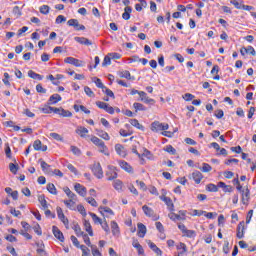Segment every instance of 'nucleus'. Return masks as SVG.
<instances>
[{
  "mask_svg": "<svg viewBox=\"0 0 256 256\" xmlns=\"http://www.w3.org/2000/svg\"><path fill=\"white\" fill-rule=\"evenodd\" d=\"M65 21H67V18L63 15H59V16H57L55 23L57 25H61V23H65Z\"/></svg>",
  "mask_w": 256,
  "mask_h": 256,
  "instance_id": "obj_50",
  "label": "nucleus"
},
{
  "mask_svg": "<svg viewBox=\"0 0 256 256\" xmlns=\"http://www.w3.org/2000/svg\"><path fill=\"white\" fill-rule=\"evenodd\" d=\"M9 169H10L11 173H13L14 175H17V171H19V166L15 165L13 163H10Z\"/></svg>",
  "mask_w": 256,
  "mask_h": 256,
  "instance_id": "obj_51",
  "label": "nucleus"
},
{
  "mask_svg": "<svg viewBox=\"0 0 256 256\" xmlns=\"http://www.w3.org/2000/svg\"><path fill=\"white\" fill-rule=\"evenodd\" d=\"M56 211H57L58 219H60V221H62V223L65 226L69 225V219L65 217V214L63 213V209H61V207H57Z\"/></svg>",
  "mask_w": 256,
  "mask_h": 256,
  "instance_id": "obj_9",
  "label": "nucleus"
},
{
  "mask_svg": "<svg viewBox=\"0 0 256 256\" xmlns=\"http://www.w3.org/2000/svg\"><path fill=\"white\" fill-rule=\"evenodd\" d=\"M161 199H162V201H164V203H166L169 211H175V205L173 204V200H171V198L163 197Z\"/></svg>",
  "mask_w": 256,
  "mask_h": 256,
  "instance_id": "obj_20",
  "label": "nucleus"
},
{
  "mask_svg": "<svg viewBox=\"0 0 256 256\" xmlns=\"http://www.w3.org/2000/svg\"><path fill=\"white\" fill-rule=\"evenodd\" d=\"M106 177L108 181H115L117 177H119V174L117 173V168L115 166H108Z\"/></svg>",
  "mask_w": 256,
  "mask_h": 256,
  "instance_id": "obj_3",
  "label": "nucleus"
},
{
  "mask_svg": "<svg viewBox=\"0 0 256 256\" xmlns=\"http://www.w3.org/2000/svg\"><path fill=\"white\" fill-rule=\"evenodd\" d=\"M74 189L76 193H79L81 197H85L87 195V188H85L83 185L76 183L74 185Z\"/></svg>",
  "mask_w": 256,
  "mask_h": 256,
  "instance_id": "obj_12",
  "label": "nucleus"
},
{
  "mask_svg": "<svg viewBox=\"0 0 256 256\" xmlns=\"http://www.w3.org/2000/svg\"><path fill=\"white\" fill-rule=\"evenodd\" d=\"M206 190H208L210 193H217V191H219V188L215 184H208L206 186Z\"/></svg>",
  "mask_w": 256,
  "mask_h": 256,
  "instance_id": "obj_41",
  "label": "nucleus"
},
{
  "mask_svg": "<svg viewBox=\"0 0 256 256\" xmlns=\"http://www.w3.org/2000/svg\"><path fill=\"white\" fill-rule=\"evenodd\" d=\"M113 187L118 193H121L123 191V181L116 179L113 181Z\"/></svg>",
  "mask_w": 256,
  "mask_h": 256,
  "instance_id": "obj_26",
  "label": "nucleus"
},
{
  "mask_svg": "<svg viewBox=\"0 0 256 256\" xmlns=\"http://www.w3.org/2000/svg\"><path fill=\"white\" fill-rule=\"evenodd\" d=\"M41 169L44 171V173H49V167H51L47 162H45L43 159H39Z\"/></svg>",
  "mask_w": 256,
  "mask_h": 256,
  "instance_id": "obj_36",
  "label": "nucleus"
},
{
  "mask_svg": "<svg viewBox=\"0 0 256 256\" xmlns=\"http://www.w3.org/2000/svg\"><path fill=\"white\" fill-rule=\"evenodd\" d=\"M92 81L95 83L96 87H98V89H102V91H105V85L103 84V82H101V79L94 77L92 78Z\"/></svg>",
  "mask_w": 256,
  "mask_h": 256,
  "instance_id": "obj_32",
  "label": "nucleus"
},
{
  "mask_svg": "<svg viewBox=\"0 0 256 256\" xmlns=\"http://www.w3.org/2000/svg\"><path fill=\"white\" fill-rule=\"evenodd\" d=\"M75 201H77V198H70L69 200H64V204L71 211H75Z\"/></svg>",
  "mask_w": 256,
  "mask_h": 256,
  "instance_id": "obj_23",
  "label": "nucleus"
},
{
  "mask_svg": "<svg viewBox=\"0 0 256 256\" xmlns=\"http://www.w3.org/2000/svg\"><path fill=\"white\" fill-rule=\"evenodd\" d=\"M36 91L37 93H43V94L47 93V89L43 88L41 84L36 85Z\"/></svg>",
  "mask_w": 256,
  "mask_h": 256,
  "instance_id": "obj_63",
  "label": "nucleus"
},
{
  "mask_svg": "<svg viewBox=\"0 0 256 256\" xmlns=\"http://www.w3.org/2000/svg\"><path fill=\"white\" fill-rule=\"evenodd\" d=\"M96 105H97V107H99V109H104V111L107 109V106L109 105V104H107V103H105V102H101V101H97L96 102Z\"/></svg>",
  "mask_w": 256,
  "mask_h": 256,
  "instance_id": "obj_62",
  "label": "nucleus"
},
{
  "mask_svg": "<svg viewBox=\"0 0 256 256\" xmlns=\"http://www.w3.org/2000/svg\"><path fill=\"white\" fill-rule=\"evenodd\" d=\"M119 77L121 79H128V81H135V76H131V72L128 70L119 72Z\"/></svg>",
  "mask_w": 256,
  "mask_h": 256,
  "instance_id": "obj_16",
  "label": "nucleus"
},
{
  "mask_svg": "<svg viewBox=\"0 0 256 256\" xmlns=\"http://www.w3.org/2000/svg\"><path fill=\"white\" fill-rule=\"evenodd\" d=\"M33 148L35 151H47V145H43L41 140H36L33 144Z\"/></svg>",
  "mask_w": 256,
  "mask_h": 256,
  "instance_id": "obj_17",
  "label": "nucleus"
},
{
  "mask_svg": "<svg viewBox=\"0 0 256 256\" xmlns=\"http://www.w3.org/2000/svg\"><path fill=\"white\" fill-rule=\"evenodd\" d=\"M52 232H53L54 237H56V239H59L61 241V243H63V241H65L63 232H61V230H59V228L57 226L52 227Z\"/></svg>",
  "mask_w": 256,
  "mask_h": 256,
  "instance_id": "obj_11",
  "label": "nucleus"
},
{
  "mask_svg": "<svg viewBox=\"0 0 256 256\" xmlns=\"http://www.w3.org/2000/svg\"><path fill=\"white\" fill-rule=\"evenodd\" d=\"M147 234V227L143 223H138V236L143 238Z\"/></svg>",
  "mask_w": 256,
  "mask_h": 256,
  "instance_id": "obj_22",
  "label": "nucleus"
},
{
  "mask_svg": "<svg viewBox=\"0 0 256 256\" xmlns=\"http://www.w3.org/2000/svg\"><path fill=\"white\" fill-rule=\"evenodd\" d=\"M241 193H242V203H243V205H247V203H249V198L251 195L249 188H246Z\"/></svg>",
  "mask_w": 256,
  "mask_h": 256,
  "instance_id": "obj_18",
  "label": "nucleus"
},
{
  "mask_svg": "<svg viewBox=\"0 0 256 256\" xmlns=\"http://www.w3.org/2000/svg\"><path fill=\"white\" fill-rule=\"evenodd\" d=\"M119 165L121 169L126 171V173H133V167H131V165H129L125 160L119 161Z\"/></svg>",
  "mask_w": 256,
  "mask_h": 256,
  "instance_id": "obj_15",
  "label": "nucleus"
},
{
  "mask_svg": "<svg viewBox=\"0 0 256 256\" xmlns=\"http://www.w3.org/2000/svg\"><path fill=\"white\" fill-rule=\"evenodd\" d=\"M98 137H101V139H104V141H109L111 137L109 136V133L103 131V130H96Z\"/></svg>",
  "mask_w": 256,
  "mask_h": 256,
  "instance_id": "obj_31",
  "label": "nucleus"
},
{
  "mask_svg": "<svg viewBox=\"0 0 256 256\" xmlns=\"http://www.w3.org/2000/svg\"><path fill=\"white\" fill-rule=\"evenodd\" d=\"M78 248L82 251V256H89V248L85 245H80Z\"/></svg>",
  "mask_w": 256,
  "mask_h": 256,
  "instance_id": "obj_57",
  "label": "nucleus"
},
{
  "mask_svg": "<svg viewBox=\"0 0 256 256\" xmlns=\"http://www.w3.org/2000/svg\"><path fill=\"white\" fill-rule=\"evenodd\" d=\"M63 191L69 199H77V195H75V193H73L69 187H64Z\"/></svg>",
  "mask_w": 256,
  "mask_h": 256,
  "instance_id": "obj_35",
  "label": "nucleus"
},
{
  "mask_svg": "<svg viewBox=\"0 0 256 256\" xmlns=\"http://www.w3.org/2000/svg\"><path fill=\"white\" fill-rule=\"evenodd\" d=\"M60 116L61 117H73V113L69 110H65L63 108L60 109Z\"/></svg>",
  "mask_w": 256,
  "mask_h": 256,
  "instance_id": "obj_46",
  "label": "nucleus"
},
{
  "mask_svg": "<svg viewBox=\"0 0 256 256\" xmlns=\"http://www.w3.org/2000/svg\"><path fill=\"white\" fill-rule=\"evenodd\" d=\"M98 151L103 153V155H106V157H109V148L105 145V142L98 147Z\"/></svg>",
  "mask_w": 256,
  "mask_h": 256,
  "instance_id": "obj_33",
  "label": "nucleus"
},
{
  "mask_svg": "<svg viewBox=\"0 0 256 256\" xmlns=\"http://www.w3.org/2000/svg\"><path fill=\"white\" fill-rule=\"evenodd\" d=\"M39 203L42 205L43 209H48L47 200H45V196L41 195L38 197Z\"/></svg>",
  "mask_w": 256,
  "mask_h": 256,
  "instance_id": "obj_43",
  "label": "nucleus"
},
{
  "mask_svg": "<svg viewBox=\"0 0 256 256\" xmlns=\"http://www.w3.org/2000/svg\"><path fill=\"white\" fill-rule=\"evenodd\" d=\"M74 231H75L77 237H83L85 235V232L81 231V226H79V225L74 226Z\"/></svg>",
  "mask_w": 256,
  "mask_h": 256,
  "instance_id": "obj_49",
  "label": "nucleus"
},
{
  "mask_svg": "<svg viewBox=\"0 0 256 256\" xmlns=\"http://www.w3.org/2000/svg\"><path fill=\"white\" fill-rule=\"evenodd\" d=\"M169 129V124L167 123H161L159 121H154L151 124V131L154 133H160V131H167Z\"/></svg>",
  "mask_w": 256,
  "mask_h": 256,
  "instance_id": "obj_1",
  "label": "nucleus"
},
{
  "mask_svg": "<svg viewBox=\"0 0 256 256\" xmlns=\"http://www.w3.org/2000/svg\"><path fill=\"white\" fill-rule=\"evenodd\" d=\"M90 141H92L93 145L96 147L102 146L105 142L103 140L99 139L97 136H92Z\"/></svg>",
  "mask_w": 256,
  "mask_h": 256,
  "instance_id": "obj_34",
  "label": "nucleus"
},
{
  "mask_svg": "<svg viewBox=\"0 0 256 256\" xmlns=\"http://www.w3.org/2000/svg\"><path fill=\"white\" fill-rule=\"evenodd\" d=\"M50 137L52 139H55V141H63L62 136L58 133H55V132L50 133Z\"/></svg>",
  "mask_w": 256,
  "mask_h": 256,
  "instance_id": "obj_55",
  "label": "nucleus"
},
{
  "mask_svg": "<svg viewBox=\"0 0 256 256\" xmlns=\"http://www.w3.org/2000/svg\"><path fill=\"white\" fill-rule=\"evenodd\" d=\"M49 6L48 5H42L40 7V13H42V15H48L49 13Z\"/></svg>",
  "mask_w": 256,
  "mask_h": 256,
  "instance_id": "obj_58",
  "label": "nucleus"
},
{
  "mask_svg": "<svg viewBox=\"0 0 256 256\" xmlns=\"http://www.w3.org/2000/svg\"><path fill=\"white\" fill-rule=\"evenodd\" d=\"M238 239H243L245 237V221H241L237 226V234Z\"/></svg>",
  "mask_w": 256,
  "mask_h": 256,
  "instance_id": "obj_8",
  "label": "nucleus"
},
{
  "mask_svg": "<svg viewBox=\"0 0 256 256\" xmlns=\"http://www.w3.org/2000/svg\"><path fill=\"white\" fill-rule=\"evenodd\" d=\"M91 171L97 179H103V168L101 167V163H94L91 167Z\"/></svg>",
  "mask_w": 256,
  "mask_h": 256,
  "instance_id": "obj_2",
  "label": "nucleus"
},
{
  "mask_svg": "<svg viewBox=\"0 0 256 256\" xmlns=\"http://www.w3.org/2000/svg\"><path fill=\"white\" fill-rule=\"evenodd\" d=\"M67 25H69V27H75L76 31H85V25L79 24V20L77 19L68 20Z\"/></svg>",
  "mask_w": 256,
  "mask_h": 256,
  "instance_id": "obj_6",
  "label": "nucleus"
},
{
  "mask_svg": "<svg viewBox=\"0 0 256 256\" xmlns=\"http://www.w3.org/2000/svg\"><path fill=\"white\" fill-rule=\"evenodd\" d=\"M39 109H40V111H42V113L49 114V113H52L53 107L45 106V107L39 108Z\"/></svg>",
  "mask_w": 256,
  "mask_h": 256,
  "instance_id": "obj_60",
  "label": "nucleus"
},
{
  "mask_svg": "<svg viewBox=\"0 0 256 256\" xmlns=\"http://www.w3.org/2000/svg\"><path fill=\"white\" fill-rule=\"evenodd\" d=\"M141 157H146V159L151 160V159H153V154L148 149L143 148V153L141 154Z\"/></svg>",
  "mask_w": 256,
  "mask_h": 256,
  "instance_id": "obj_42",
  "label": "nucleus"
},
{
  "mask_svg": "<svg viewBox=\"0 0 256 256\" xmlns=\"http://www.w3.org/2000/svg\"><path fill=\"white\" fill-rule=\"evenodd\" d=\"M129 123L130 125H132V127H136V129H140V131H143V129H145V127H143V125H141V123H139V120L137 119H130Z\"/></svg>",
  "mask_w": 256,
  "mask_h": 256,
  "instance_id": "obj_29",
  "label": "nucleus"
},
{
  "mask_svg": "<svg viewBox=\"0 0 256 256\" xmlns=\"http://www.w3.org/2000/svg\"><path fill=\"white\" fill-rule=\"evenodd\" d=\"M87 203H89V205H91L92 207H97V201L92 198V197H88L86 198Z\"/></svg>",
  "mask_w": 256,
  "mask_h": 256,
  "instance_id": "obj_61",
  "label": "nucleus"
},
{
  "mask_svg": "<svg viewBox=\"0 0 256 256\" xmlns=\"http://www.w3.org/2000/svg\"><path fill=\"white\" fill-rule=\"evenodd\" d=\"M91 249H92V255L93 256H102L100 251L97 249V246H91Z\"/></svg>",
  "mask_w": 256,
  "mask_h": 256,
  "instance_id": "obj_64",
  "label": "nucleus"
},
{
  "mask_svg": "<svg viewBox=\"0 0 256 256\" xmlns=\"http://www.w3.org/2000/svg\"><path fill=\"white\" fill-rule=\"evenodd\" d=\"M41 248H37L36 252L39 256H49L47 251H45V245H41Z\"/></svg>",
  "mask_w": 256,
  "mask_h": 256,
  "instance_id": "obj_45",
  "label": "nucleus"
},
{
  "mask_svg": "<svg viewBox=\"0 0 256 256\" xmlns=\"http://www.w3.org/2000/svg\"><path fill=\"white\" fill-rule=\"evenodd\" d=\"M115 151L117 155H120V157H127V150H125V147L123 145L116 144Z\"/></svg>",
  "mask_w": 256,
  "mask_h": 256,
  "instance_id": "obj_14",
  "label": "nucleus"
},
{
  "mask_svg": "<svg viewBox=\"0 0 256 256\" xmlns=\"http://www.w3.org/2000/svg\"><path fill=\"white\" fill-rule=\"evenodd\" d=\"M64 63H68L69 65H74V67H83V61L76 59L74 57L65 58Z\"/></svg>",
  "mask_w": 256,
  "mask_h": 256,
  "instance_id": "obj_7",
  "label": "nucleus"
},
{
  "mask_svg": "<svg viewBox=\"0 0 256 256\" xmlns=\"http://www.w3.org/2000/svg\"><path fill=\"white\" fill-rule=\"evenodd\" d=\"M61 95L59 94H53L52 96H50L49 100H48V105H55L57 103H59V101H61Z\"/></svg>",
  "mask_w": 256,
  "mask_h": 256,
  "instance_id": "obj_19",
  "label": "nucleus"
},
{
  "mask_svg": "<svg viewBox=\"0 0 256 256\" xmlns=\"http://www.w3.org/2000/svg\"><path fill=\"white\" fill-rule=\"evenodd\" d=\"M47 191H49L51 195H57V188H55V184L53 183L47 184Z\"/></svg>",
  "mask_w": 256,
  "mask_h": 256,
  "instance_id": "obj_40",
  "label": "nucleus"
},
{
  "mask_svg": "<svg viewBox=\"0 0 256 256\" xmlns=\"http://www.w3.org/2000/svg\"><path fill=\"white\" fill-rule=\"evenodd\" d=\"M70 151L73 153V155L81 157V149H79L77 146H71Z\"/></svg>",
  "mask_w": 256,
  "mask_h": 256,
  "instance_id": "obj_47",
  "label": "nucleus"
},
{
  "mask_svg": "<svg viewBox=\"0 0 256 256\" xmlns=\"http://www.w3.org/2000/svg\"><path fill=\"white\" fill-rule=\"evenodd\" d=\"M178 213L179 214H175L171 212L170 214H168L169 219H171V221H185V215H187V211L180 210Z\"/></svg>",
  "mask_w": 256,
  "mask_h": 256,
  "instance_id": "obj_5",
  "label": "nucleus"
},
{
  "mask_svg": "<svg viewBox=\"0 0 256 256\" xmlns=\"http://www.w3.org/2000/svg\"><path fill=\"white\" fill-rule=\"evenodd\" d=\"M107 65H111V56H109V54L104 57L102 62V67H107Z\"/></svg>",
  "mask_w": 256,
  "mask_h": 256,
  "instance_id": "obj_52",
  "label": "nucleus"
},
{
  "mask_svg": "<svg viewBox=\"0 0 256 256\" xmlns=\"http://www.w3.org/2000/svg\"><path fill=\"white\" fill-rule=\"evenodd\" d=\"M133 107L135 109V111H147V107H145L143 104L139 103V102H135L133 104Z\"/></svg>",
  "mask_w": 256,
  "mask_h": 256,
  "instance_id": "obj_38",
  "label": "nucleus"
},
{
  "mask_svg": "<svg viewBox=\"0 0 256 256\" xmlns=\"http://www.w3.org/2000/svg\"><path fill=\"white\" fill-rule=\"evenodd\" d=\"M183 235L184 237H189L190 239H193L194 237H197V232H195L194 230L186 229Z\"/></svg>",
  "mask_w": 256,
  "mask_h": 256,
  "instance_id": "obj_37",
  "label": "nucleus"
},
{
  "mask_svg": "<svg viewBox=\"0 0 256 256\" xmlns=\"http://www.w3.org/2000/svg\"><path fill=\"white\" fill-rule=\"evenodd\" d=\"M192 179L193 181H195V183H197V185H199V183H201V180L203 179V174L200 171H194L192 173Z\"/></svg>",
  "mask_w": 256,
  "mask_h": 256,
  "instance_id": "obj_21",
  "label": "nucleus"
},
{
  "mask_svg": "<svg viewBox=\"0 0 256 256\" xmlns=\"http://www.w3.org/2000/svg\"><path fill=\"white\" fill-rule=\"evenodd\" d=\"M244 51L245 53H249L250 55H256L255 48H253V46H248L246 49H244Z\"/></svg>",
  "mask_w": 256,
  "mask_h": 256,
  "instance_id": "obj_59",
  "label": "nucleus"
},
{
  "mask_svg": "<svg viewBox=\"0 0 256 256\" xmlns=\"http://www.w3.org/2000/svg\"><path fill=\"white\" fill-rule=\"evenodd\" d=\"M142 211H144L146 217H151L153 221H159V215L155 214V211H153V209L150 208L149 206L144 205L142 207Z\"/></svg>",
  "mask_w": 256,
  "mask_h": 256,
  "instance_id": "obj_4",
  "label": "nucleus"
},
{
  "mask_svg": "<svg viewBox=\"0 0 256 256\" xmlns=\"http://www.w3.org/2000/svg\"><path fill=\"white\" fill-rule=\"evenodd\" d=\"M84 229L88 232L90 237H93V228L91 227V223L88 220H84Z\"/></svg>",
  "mask_w": 256,
  "mask_h": 256,
  "instance_id": "obj_28",
  "label": "nucleus"
},
{
  "mask_svg": "<svg viewBox=\"0 0 256 256\" xmlns=\"http://www.w3.org/2000/svg\"><path fill=\"white\" fill-rule=\"evenodd\" d=\"M84 92L88 97H95V93L89 88V86L84 87Z\"/></svg>",
  "mask_w": 256,
  "mask_h": 256,
  "instance_id": "obj_56",
  "label": "nucleus"
},
{
  "mask_svg": "<svg viewBox=\"0 0 256 256\" xmlns=\"http://www.w3.org/2000/svg\"><path fill=\"white\" fill-rule=\"evenodd\" d=\"M90 216L92 217V220L94 221V223L101 225V223H103V220H101V218H99L97 216V214L90 212Z\"/></svg>",
  "mask_w": 256,
  "mask_h": 256,
  "instance_id": "obj_48",
  "label": "nucleus"
},
{
  "mask_svg": "<svg viewBox=\"0 0 256 256\" xmlns=\"http://www.w3.org/2000/svg\"><path fill=\"white\" fill-rule=\"evenodd\" d=\"M111 229H112L113 235H119V225L117 224V222L115 221L111 222Z\"/></svg>",
  "mask_w": 256,
  "mask_h": 256,
  "instance_id": "obj_39",
  "label": "nucleus"
},
{
  "mask_svg": "<svg viewBox=\"0 0 256 256\" xmlns=\"http://www.w3.org/2000/svg\"><path fill=\"white\" fill-rule=\"evenodd\" d=\"M139 97H140V101H143V103L152 104V105L155 103V100L153 98L147 97V93H145V91H140Z\"/></svg>",
  "mask_w": 256,
  "mask_h": 256,
  "instance_id": "obj_10",
  "label": "nucleus"
},
{
  "mask_svg": "<svg viewBox=\"0 0 256 256\" xmlns=\"http://www.w3.org/2000/svg\"><path fill=\"white\" fill-rule=\"evenodd\" d=\"M77 135H79L82 138H85L87 133H89V130L83 126H78L76 129Z\"/></svg>",
  "mask_w": 256,
  "mask_h": 256,
  "instance_id": "obj_24",
  "label": "nucleus"
},
{
  "mask_svg": "<svg viewBox=\"0 0 256 256\" xmlns=\"http://www.w3.org/2000/svg\"><path fill=\"white\" fill-rule=\"evenodd\" d=\"M99 210H100V213H103L104 211V213H109V215H115V213L109 207H100Z\"/></svg>",
  "mask_w": 256,
  "mask_h": 256,
  "instance_id": "obj_54",
  "label": "nucleus"
},
{
  "mask_svg": "<svg viewBox=\"0 0 256 256\" xmlns=\"http://www.w3.org/2000/svg\"><path fill=\"white\" fill-rule=\"evenodd\" d=\"M132 247L137 249L139 255H143V253H145V250L143 249V246H141V244L139 243L138 240H133Z\"/></svg>",
  "mask_w": 256,
  "mask_h": 256,
  "instance_id": "obj_25",
  "label": "nucleus"
},
{
  "mask_svg": "<svg viewBox=\"0 0 256 256\" xmlns=\"http://www.w3.org/2000/svg\"><path fill=\"white\" fill-rule=\"evenodd\" d=\"M148 245H149L150 249L156 253V255H158V256L163 255V251H161L155 243L149 241Z\"/></svg>",
  "mask_w": 256,
  "mask_h": 256,
  "instance_id": "obj_27",
  "label": "nucleus"
},
{
  "mask_svg": "<svg viewBox=\"0 0 256 256\" xmlns=\"http://www.w3.org/2000/svg\"><path fill=\"white\" fill-rule=\"evenodd\" d=\"M211 169H213L211 165H209L208 163H203L202 167L200 168V171H202V173H209Z\"/></svg>",
  "mask_w": 256,
  "mask_h": 256,
  "instance_id": "obj_44",
  "label": "nucleus"
},
{
  "mask_svg": "<svg viewBox=\"0 0 256 256\" xmlns=\"http://www.w3.org/2000/svg\"><path fill=\"white\" fill-rule=\"evenodd\" d=\"M165 151L166 153H170V155H175L177 153V150L171 145L166 146Z\"/></svg>",
  "mask_w": 256,
  "mask_h": 256,
  "instance_id": "obj_53",
  "label": "nucleus"
},
{
  "mask_svg": "<svg viewBox=\"0 0 256 256\" xmlns=\"http://www.w3.org/2000/svg\"><path fill=\"white\" fill-rule=\"evenodd\" d=\"M74 41H76V43H79L80 45H86L87 47L93 45V42L85 37H75Z\"/></svg>",
  "mask_w": 256,
  "mask_h": 256,
  "instance_id": "obj_13",
  "label": "nucleus"
},
{
  "mask_svg": "<svg viewBox=\"0 0 256 256\" xmlns=\"http://www.w3.org/2000/svg\"><path fill=\"white\" fill-rule=\"evenodd\" d=\"M28 77H30L31 79H37L38 81H43V76L34 72L33 70L28 71Z\"/></svg>",
  "mask_w": 256,
  "mask_h": 256,
  "instance_id": "obj_30",
  "label": "nucleus"
}]
</instances>
